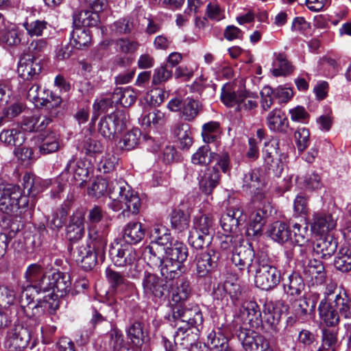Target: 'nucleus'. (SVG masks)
<instances>
[{
	"instance_id": "de8ad7c7",
	"label": "nucleus",
	"mask_w": 351,
	"mask_h": 351,
	"mask_svg": "<svg viewBox=\"0 0 351 351\" xmlns=\"http://www.w3.org/2000/svg\"><path fill=\"white\" fill-rule=\"evenodd\" d=\"M201 110L202 104L198 100L189 97L184 99L181 112L184 120L188 121L194 120Z\"/></svg>"
},
{
	"instance_id": "b1692460",
	"label": "nucleus",
	"mask_w": 351,
	"mask_h": 351,
	"mask_svg": "<svg viewBox=\"0 0 351 351\" xmlns=\"http://www.w3.org/2000/svg\"><path fill=\"white\" fill-rule=\"evenodd\" d=\"M51 122V117L34 114L30 117H24L21 123V128L26 132H39L44 131Z\"/></svg>"
},
{
	"instance_id": "052dcab7",
	"label": "nucleus",
	"mask_w": 351,
	"mask_h": 351,
	"mask_svg": "<svg viewBox=\"0 0 351 351\" xmlns=\"http://www.w3.org/2000/svg\"><path fill=\"white\" fill-rule=\"evenodd\" d=\"M292 231L293 235L291 240L298 245H304L310 240L311 234L307 224L302 226L296 223L293 226Z\"/></svg>"
},
{
	"instance_id": "5701e85b",
	"label": "nucleus",
	"mask_w": 351,
	"mask_h": 351,
	"mask_svg": "<svg viewBox=\"0 0 351 351\" xmlns=\"http://www.w3.org/2000/svg\"><path fill=\"white\" fill-rule=\"evenodd\" d=\"M49 276L51 284L49 291H52L53 294L60 297H63L69 291L71 283L69 274L58 271Z\"/></svg>"
},
{
	"instance_id": "f3484780",
	"label": "nucleus",
	"mask_w": 351,
	"mask_h": 351,
	"mask_svg": "<svg viewBox=\"0 0 351 351\" xmlns=\"http://www.w3.org/2000/svg\"><path fill=\"white\" fill-rule=\"evenodd\" d=\"M132 14L138 28L143 30L145 34L152 35L160 31L161 25L150 14H147L142 6H137Z\"/></svg>"
},
{
	"instance_id": "c03bdc74",
	"label": "nucleus",
	"mask_w": 351,
	"mask_h": 351,
	"mask_svg": "<svg viewBox=\"0 0 351 351\" xmlns=\"http://www.w3.org/2000/svg\"><path fill=\"white\" fill-rule=\"evenodd\" d=\"M305 289L303 278L297 273H293L289 276L287 282L284 284L285 293L291 296L296 297L302 294Z\"/></svg>"
},
{
	"instance_id": "58836bf2",
	"label": "nucleus",
	"mask_w": 351,
	"mask_h": 351,
	"mask_svg": "<svg viewBox=\"0 0 351 351\" xmlns=\"http://www.w3.org/2000/svg\"><path fill=\"white\" fill-rule=\"evenodd\" d=\"M119 202L123 204L125 206L122 212L123 215H128L130 213L134 215L138 213L141 206V199L138 193L132 187L122 196Z\"/></svg>"
},
{
	"instance_id": "6ab92c4d",
	"label": "nucleus",
	"mask_w": 351,
	"mask_h": 351,
	"mask_svg": "<svg viewBox=\"0 0 351 351\" xmlns=\"http://www.w3.org/2000/svg\"><path fill=\"white\" fill-rule=\"evenodd\" d=\"M257 209L252 215L251 222L247 228L248 235L259 236L261 234L265 219L271 215L272 208L270 204H265L263 207L256 206Z\"/></svg>"
},
{
	"instance_id": "bf43d9fd",
	"label": "nucleus",
	"mask_w": 351,
	"mask_h": 351,
	"mask_svg": "<svg viewBox=\"0 0 351 351\" xmlns=\"http://www.w3.org/2000/svg\"><path fill=\"white\" fill-rule=\"evenodd\" d=\"M118 158L112 154L103 155L97 163V170L103 173L112 172L118 165Z\"/></svg>"
},
{
	"instance_id": "13d9d810",
	"label": "nucleus",
	"mask_w": 351,
	"mask_h": 351,
	"mask_svg": "<svg viewBox=\"0 0 351 351\" xmlns=\"http://www.w3.org/2000/svg\"><path fill=\"white\" fill-rule=\"evenodd\" d=\"M76 158L73 156L69 160L64 171L68 173H72L73 178L76 180H84L83 177L86 176L88 170L84 166L82 162H75Z\"/></svg>"
},
{
	"instance_id": "f8f14e48",
	"label": "nucleus",
	"mask_w": 351,
	"mask_h": 351,
	"mask_svg": "<svg viewBox=\"0 0 351 351\" xmlns=\"http://www.w3.org/2000/svg\"><path fill=\"white\" fill-rule=\"evenodd\" d=\"M255 256L254 250L251 243H240L232 252L231 261L239 270L247 269V273L254 271L256 267L255 262L253 263Z\"/></svg>"
},
{
	"instance_id": "9b49d317",
	"label": "nucleus",
	"mask_w": 351,
	"mask_h": 351,
	"mask_svg": "<svg viewBox=\"0 0 351 351\" xmlns=\"http://www.w3.org/2000/svg\"><path fill=\"white\" fill-rule=\"evenodd\" d=\"M109 232L108 224L88 228V243L87 245L97 250L100 256V262L105 260V252L108 243L107 237Z\"/></svg>"
},
{
	"instance_id": "423d86ee",
	"label": "nucleus",
	"mask_w": 351,
	"mask_h": 351,
	"mask_svg": "<svg viewBox=\"0 0 351 351\" xmlns=\"http://www.w3.org/2000/svg\"><path fill=\"white\" fill-rule=\"evenodd\" d=\"M109 257L118 267H132L137 260V254L132 245L128 243L114 241L109 248Z\"/></svg>"
},
{
	"instance_id": "bb28decb",
	"label": "nucleus",
	"mask_w": 351,
	"mask_h": 351,
	"mask_svg": "<svg viewBox=\"0 0 351 351\" xmlns=\"http://www.w3.org/2000/svg\"><path fill=\"white\" fill-rule=\"evenodd\" d=\"M337 225L336 219L330 213H315L311 225V231L317 234H323L333 230Z\"/></svg>"
},
{
	"instance_id": "39448f33",
	"label": "nucleus",
	"mask_w": 351,
	"mask_h": 351,
	"mask_svg": "<svg viewBox=\"0 0 351 351\" xmlns=\"http://www.w3.org/2000/svg\"><path fill=\"white\" fill-rule=\"evenodd\" d=\"M258 96L256 93H252L246 90L241 89L237 91L227 88L223 86L221 89V99L228 107L237 106L239 111H250L258 106L257 99Z\"/></svg>"
},
{
	"instance_id": "37998d69",
	"label": "nucleus",
	"mask_w": 351,
	"mask_h": 351,
	"mask_svg": "<svg viewBox=\"0 0 351 351\" xmlns=\"http://www.w3.org/2000/svg\"><path fill=\"white\" fill-rule=\"evenodd\" d=\"M39 138L40 139L39 150L41 154H49L59 149V137L54 132H50L47 134H41Z\"/></svg>"
},
{
	"instance_id": "69168bd1",
	"label": "nucleus",
	"mask_w": 351,
	"mask_h": 351,
	"mask_svg": "<svg viewBox=\"0 0 351 351\" xmlns=\"http://www.w3.org/2000/svg\"><path fill=\"white\" fill-rule=\"evenodd\" d=\"M213 225L212 218L206 215H202L199 217L195 219L193 227L194 230L199 232L213 236Z\"/></svg>"
},
{
	"instance_id": "6e6d98bb",
	"label": "nucleus",
	"mask_w": 351,
	"mask_h": 351,
	"mask_svg": "<svg viewBox=\"0 0 351 351\" xmlns=\"http://www.w3.org/2000/svg\"><path fill=\"white\" fill-rule=\"evenodd\" d=\"M21 35L16 25L13 23L6 30L1 33L0 41L8 46H17L21 41Z\"/></svg>"
},
{
	"instance_id": "412c9836",
	"label": "nucleus",
	"mask_w": 351,
	"mask_h": 351,
	"mask_svg": "<svg viewBox=\"0 0 351 351\" xmlns=\"http://www.w3.org/2000/svg\"><path fill=\"white\" fill-rule=\"evenodd\" d=\"M23 195L29 198V208H33L36 205V197L43 190L40 180L34 174L26 173L22 180Z\"/></svg>"
},
{
	"instance_id": "c85d7f7f",
	"label": "nucleus",
	"mask_w": 351,
	"mask_h": 351,
	"mask_svg": "<svg viewBox=\"0 0 351 351\" xmlns=\"http://www.w3.org/2000/svg\"><path fill=\"white\" fill-rule=\"evenodd\" d=\"M316 302L304 295L297 301L294 313L299 317L300 322L304 323L312 317L315 311Z\"/></svg>"
},
{
	"instance_id": "0eeeda50",
	"label": "nucleus",
	"mask_w": 351,
	"mask_h": 351,
	"mask_svg": "<svg viewBox=\"0 0 351 351\" xmlns=\"http://www.w3.org/2000/svg\"><path fill=\"white\" fill-rule=\"evenodd\" d=\"M126 116L123 111H116L102 118L99 124V132L106 138L113 139L125 128Z\"/></svg>"
},
{
	"instance_id": "1a4fd4ad",
	"label": "nucleus",
	"mask_w": 351,
	"mask_h": 351,
	"mask_svg": "<svg viewBox=\"0 0 351 351\" xmlns=\"http://www.w3.org/2000/svg\"><path fill=\"white\" fill-rule=\"evenodd\" d=\"M138 94L137 91L130 87L116 88L110 98L101 99L98 103H95L93 108L95 110L102 109L110 101L111 105L119 104L124 108H128L135 103Z\"/></svg>"
},
{
	"instance_id": "473e14b6",
	"label": "nucleus",
	"mask_w": 351,
	"mask_h": 351,
	"mask_svg": "<svg viewBox=\"0 0 351 351\" xmlns=\"http://www.w3.org/2000/svg\"><path fill=\"white\" fill-rule=\"evenodd\" d=\"M99 12L90 10L76 11L73 14V26L95 27L99 23Z\"/></svg>"
},
{
	"instance_id": "a211bd4d",
	"label": "nucleus",
	"mask_w": 351,
	"mask_h": 351,
	"mask_svg": "<svg viewBox=\"0 0 351 351\" xmlns=\"http://www.w3.org/2000/svg\"><path fill=\"white\" fill-rule=\"evenodd\" d=\"M73 255L77 264L86 271L90 270L98 261H100L97 251L93 250L92 247L88 245L77 247L73 251Z\"/></svg>"
},
{
	"instance_id": "4c0bfd02",
	"label": "nucleus",
	"mask_w": 351,
	"mask_h": 351,
	"mask_svg": "<svg viewBox=\"0 0 351 351\" xmlns=\"http://www.w3.org/2000/svg\"><path fill=\"white\" fill-rule=\"evenodd\" d=\"M160 274L167 280H173L179 278L183 273V264L165 258L158 267Z\"/></svg>"
},
{
	"instance_id": "a878e982",
	"label": "nucleus",
	"mask_w": 351,
	"mask_h": 351,
	"mask_svg": "<svg viewBox=\"0 0 351 351\" xmlns=\"http://www.w3.org/2000/svg\"><path fill=\"white\" fill-rule=\"evenodd\" d=\"M337 241L331 236L321 237L313 245V252L322 258H330L337 248Z\"/></svg>"
},
{
	"instance_id": "2f4dec72",
	"label": "nucleus",
	"mask_w": 351,
	"mask_h": 351,
	"mask_svg": "<svg viewBox=\"0 0 351 351\" xmlns=\"http://www.w3.org/2000/svg\"><path fill=\"white\" fill-rule=\"evenodd\" d=\"M267 123L270 130L280 133H286L289 128L287 118L279 109H274L269 113Z\"/></svg>"
},
{
	"instance_id": "c756f323",
	"label": "nucleus",
	"mask_w": 351,
	"mask_h": 351,
	"mask_svg": "<svg viewBox=\"0 0 351 351\" xmlns=\"http://www.w3.org/2000/svg\"><path fill=\"white\" fill-rule=\"evenodd\" d=\"M145 237V230L141 223L133 221L128 223L123 231V243L130 245L137 244L141 242Z\"/></svg>"
},
{
	"instance_id": "864d4df0",
	"label": "nucleus",
	"mask_w": 351,
	"mask_h": 351,
	"mask_svg": "<svg viewBox=\"0 0 351 351\" xmlns=\"http://www.w3.org/2000/svg\"><path fill=\"white\" fill-rule=\"evenodd\" d=\"M0 141L8 145L19 147L25 141L23 133L16 129L4 130L0 134Z\"/></svg>"
},
{
	"instance_id": "5fc2aeb1",
	"label": "nucleus",
	"mask_w": 351,
	"mask_h": 351,
	"mask_svg": "<svg viewBox=\"0 0 351 351\" xmlns=\"http://www.w3.org/2000/svg\"><path fill=\"white\" fill-rule=\"evenodd\" d=\"M334 265L337 270L342 272L350 271L351 250L346 247L340 249L335 258Z\"/></svg>"
},
{
	"instance_id": "a18cd8bd",
	"label": "nucleus",
	"mask_w": 351,
	"mask_h": 351,
	"mask_svg": "<svg viewBox=\"0 0 351 351\" xmlns=\"http://www.w3.org/2000/svg\"><path fill=\"white\" fill-rule=\"evenodd\" d=\"M163 254L164 251L160 248L158 244L151 243L145 249L144 257L150 267H158L165 260V256H164Z\"/></svg>"
},
{
	"instance_id": "6e6552de",
	"label": "nucleus",
	"mask_w": 351,
	"mask_h": 351,
	"mask_svg": "<svg viewBox=\"0 0 351 351\" xmlns=\"http://www.w3.org/2000/svg\"><path fill=\"white\" fill-rule=\"evenodd\" d=\"M32 338V331L23 324H14L7 332L5 346L8 351H22Z\"/></svg>"
},
{
	"instance_id": "7ed1b4c3",
	"label": "nucleus",
	"mask_w": 351,
	"mask_h": 351,
	"mask_svg": "<svg viewBox=\"0 0 351 351\" xmlns=\"http://www.w3.org/2000/svg\"><path fill=\"white\" fill-rule=\"evenodd\" d=\"M171 324L177 328L176 337L184 335L191 328H195L198 331L202 328L204 317L199 307L195 304L191 308H182L178 305L172 311Z\"/></svg>"
},
{
	"instance_id": "f704fd0d",
	"label": "nucleus",
	"mask_w": 351,
	"mask_h": 351,
	"mask_svg": "<svg viewBox=\"0 0 351 351\" xmlns=\"http://www.w3.org/2000/svg\"><path fill=\"white\" fill-rule=\"evenodd\" d=\"M264 323L267 326L268 329L273 335L278 334L280 329V324L281 319V311L270 305H265Z\"/></svg>"
},
{
	"instance_id": "79ce46f5",
	"label": "nucleus",
	"mask_w": 351,
	"mask_h": 351,
	"mask_svg": "<svg viewBox=\"0 0 351 351\" xmlns=\"http://www.w3.org/2000/svg\"><path fill=\"white\" fill-rule=\"evenodd\" d=\"M339 315L349 319L351 318V297L344 291H339L331 302Z\"/></svg>"
},
{
	"instance_id": "a19ab883",
	"label": "nucleus",
	"mask_w": 351,
	"mask_h": 351,
	"mask_svg": "<svg viewBox=\"0 0 351 351\" xmlns=\"http://www.w3.org/2000/svg\"><path fill=\"white\" fill-rule=\"evenodd\" d=\"M127 337L136 346H141L147 337V331L144 328L143 323L139 321H134L126 328Z\"/></svg>"
},
{
	"instance_id": "0e129e2a",
	"label": "nucleus",
	"mask_w": 351,
	"mask_h": 351,
	"mask_svg": "<svg viewBox=\"0 0 351 351\" xmlns=\"http://www.w3.org/2000/svg\"><path fill=\"white\" fill-rule=\"evenodd\" d=\"M213 236L205 233L199 232L197 230L190 232L189 242L190 245L195 248L200 249L204 245H208L211 243Z\"/></svg>"
},
{
	"instance_id": "c9c22d12",
	"label": "nucleus",
	"mask_w": 351,
	"mask_h": 351,
	"mask_svg": "<svg viewBox=\"0 0 351 351\" xmlns=\"http://www.w3.org/2000/svg\"><path fill=\"white\" fill-rule=\"evenodd\" d=\"M269 236L276 242L283 243L292 239L291 230L287 224L282 221H275L271 224L268 230Z\"/></svg>"
},
{
	"instance_id": "cd10ccee",
	"label": "nucleus",
	"mask_w": 351,
	"mask_h": 351,
	"mask_svg": "<svg viewBox=\"0 0 351 351\" xmlns=\"http://www.w3.org/2000/svg\"><path fill=\"white\" fill-rule=\"evenodd\" d=\"M106 276L110 288L115 292L124 293L133 287V284L124 278L119 271L108 267Z\"/></svg>"
},
{
	"instance_id": "393cba45",
	"label": "nucleus",
	"mask_w": 351,
	"mask_h": 351,
	"mask_svg": "<svg viewBox=\"0 0 351 351\" xmlns=\"http://www.w3.org/2000/svg\"><path fill=\"white\" fill-rule=\"evenodd\" d=\"M130 187L131 186L122 179L108 181V194L109 197L113 201L109 206L115 211L122 208L123 206L118 205L116 202H119L122 196L130 190Z\"/></svg>"
},
{
	"instance_id": "680f3d73",
	"label": "nucleus",
	"mask_w": 351,
	"mask_h": 351,
	"mask_svg": "<svg viewBox=\"0 0 351 351\" xmlns=\"http://www.w3.org/2000/svg\"><path fill=\"white\" fill-rule=\"evenodd\" d=\"M254 332L240 328L237 334L239 339L241 341L243 348L245 351H254L256 346V340L258 335H254Z\"/></svg>"
},
{
	"instance_id": "72a5a7b5",
	"label": "nucleus",
	"mask_w": 351,
	"mask_h": 351,
	"mask_svg": "<svg viewBox=\"0 0 351 351\" xmlns=\"http://www.w3.org/2000/svg\"><path fill=\"white\" fill-rule=\"evenodd\" d=\"M320 319L328 326H335L339 322V314L331 302L322 300L318 306Z\"/></svg>"
},
{
	"instance_id": "e2e57ef3",
	"label": "nucleus",
	"mask_w": 351,
	"mask_h": 351,
	"mask_svg": "<svg viewBox=\"0 0 351 351\" xmlns=\"http://www.w3.org/2000/svg\"><path fill=\"white\" fill-rule=\"evenodd\" d=\"M141 136V132L137 128L129 131L123 136L121 148L128 151L134 149L140 143Z\"/></svg>"
},
{
	"instance_id": "774afa93",
	"label": "nucleus",
	"mask_w": 351,
	"mask_h": 351,
	"mask_svg": "<svg viewBox=\"0 0 351 351\" xmlns=\"http://www.w3.org/2000/svg\"><path fill=\"white\" fill-rule=\"evenodd\" d=\"M191 287L189 281L184 278L179 280L177 283V291L173 294V300L176 302H180L186 300L191 293Z\"/></svg>"
},
{
	"instance_id": "3c124183",
	"label": "nucleus",
	"mask_w": 351,
	"mask_h": 351,
	"mask_svg": "<svg viewBox=\"0 0 351 351\" xmlns=\"http://www.w3.org/2000/svg\"><path fill=\"white\" fill-rule=\"evenodd\" d=\"M171 227L178 232H182L188 229L190 222L189 215L180 209L172 211L170 217Z\"/></svg>"
},
{
	"instance_id": "8fccbe9b",
	"label": "nucleus",
	"mask_w": 351,
	"mask_h": 351,
	"mask_svg": "<svg viewBox=\"0 0 351 351\" xmlns=\"http://www.w3.org/2000/svg\"><path fill=\"white\" fill-rule=\"evenodd\" d=\"M206 343L213 351H234L228 346L226 337L220 332L211 331L208 335Z\"/></svg>"
},
{
	"instance_id": "ddd939ff",
	"label": "nucleus",
	"mask_w": 351,
	"mask_h": 351,
	"mask_svg": "<svg viewBox=\"0 0 351 351\" xmlns=\"http://www.w3.org/2000/svg\"><path fill=\"white\" fill-rule=\"evenodd\" d=\"M42 71L40 62L29 53L22 55L18 62L17 72L24 80H36Z\"/></svg>"
},
{
	"instance_id": "f03ea898",
	"label": "nucleus",
	"mask_w": 351,
	"mask_h": 351,
	"mask_svg": "<svg viewBox=\"0 0 351 351\" xmlns=\"http://www.w3.org/2000/svg\"><path fill=\"white\" fill-rule=\"evenodd\" d=\"M255 264L254 282L258 288L269 291L279 284L281 273L274 259L261 252L255 261Z\"/></svg>"
},
{
	"instance_id": "09e8293b",
	"label": "nucleus",
	"mask_w": 351,
	"mask_h": 351,
	"mask_svg": "<svg viewBox=\"0 0 351 351\" xmlns=\"http://www.w3.org/2000/svg\"><path fill=\"white\" fill-rule=\"evenodd\" d=\"M173 133L179 141L182 149H188L193 143L189 125L186 123H178L173 128Z\"/></svg>"
},
{
	"instance_id": "ea45409f",
	"label": "nucleus",
	"mask_w": 351,
	"mask_h": 351,
	"mask_svg": "<svg viewBox=\"0 0 351 351\" xmlns=\"http://www.w3.org/2000/svg\"><path fill=\"white\" fill-rule=\"evenodd\" d=\"M164 249L166 258L182 264L189 256L188 248L182 242L176 241L174 243L170 244V247H166Z\"/></svg>"
},
{
	"instance_id": "e433bc0d",
	"label": "nucleus",
	"mask_w": 351,
	"mask_h": 351,
	"mask_svg": "<svg viewBox=\"0 0 351 351\" xmlns=\"http://www.w3.org/2000/svg\"><path fill=\"white\" fill-rule=\"evenodd\" d=\"M274 60L272 63V74L276 76H285L291 74L293 70L294 66L291 62H289L287 56L283 53H274Z\"/></svg>"
},
{
	"instance_id": "7c9ffc66",
	"label": "nucleus",
	"mask_w": 351,
	"mask_h": 351,
	"mask_svg": "<svg viewBox=\"0 0 351 351\" xmlns=\"http://www.w3.org/2000/svg\"><path fill=\"white\" fill-rule=\"evenodd\" d=\"M240 313L246 315L252 327H258L263 323L261 311L258 304L253 300L245 301L242 304Z\"/></svg>"
},
{
	"instance_id": "2eb2a0df",
	"label": "nucleus",
	"mask_w": 351,
	"mask_h": 351,
	"mask_svg": "<svg viewBox=\"0 0 351 351\" xmlns=\"http://www.w3.org/2000/svg\"><path fill=\"white\" fill-rule=\"evenodd\" d=\"M244 221L243 211L239 206L229 208L220 219L221 226L226 233L236 232L239 226Z\"/></svg>"
},
{
	"instance_id": "dca6fc26",
	"label": "nucleus",
	"mask_w": 351,
	"mask_h": 351,
	"mask_svg": "<svg viewBox=\"0 0 351 351\" xmlns=\"http://www.w3.org/2000/svg\"><path fill=\"white\" fill-rule=\"evenodd\" d=\"M219 253L213 249H208L197 255L196 271L199 277L206 276L217 267Z\"/></svg>"
},
{
	"instance_id": "9d476101",
	"label": "nucleus",
	"mask_w": 351,
	"mask_h": 351,
	"mask_svg": "<svg viewBox=\"0 0 351 351\" xmlns=\"http://www.w3.org/2000/svg\"><path fill=\"white\" fill-rule=\"evenodd\" d=\"M263 158L265 171L276 177H280L284 170L283 160L287 158V154L280 149V142H275V147L271 151L269 149L263 150Z\"/></svg>"
},
{
	"instance_id": "338daca9",
	"label": "nucleus",
	"mask_w": 351,
	"mask_h": 351,
	"mask_svg": "<svg viewBox=\"0 0 351 351\" xmlns=\"http://www.w3.org/2000/svg\"><path fill=\"white\" fill-rule=\"evenodd\" d=\"M218 245L223 250L234 251L237 247L241 243V238L232 234H222L217 237Z\"/></svg>"
},
{
	"instance_id": "f257e3e1",
	"label": "nucleus",
	"mask_w": 351,
	"mask_h": 351,
	"mask_svg": "<svg viewBox=\"0 0 351 351\" xmlns=\"http://www.w3.org/2000/svg\"><path fill=\"white\" fill-rule=\"evenodd\" d=\"M23 276L25 282L21 285L19 303L25 317L39 325L48 305L47 296L41 298L40 295L49 292V276L40 262L30 264Z\"/></svg>"
},
{
	"instance_id": "4468645a",
	"label": "nucleus",
	"mask_w": 351,
	"mask_h": 351,
	"mask_svg": "<svg viewBox=\"0 0 351 351\" xmlns=\"http://www.w3.org/2000/svg\"><path fill=\"white\" fill-rule=\"evenodd\" d=\"M143 293L148 298H162L168 291V286L158 275L145 272L142 280Z\"/></svg>"
},
{
	"instance_id": "49530a36",
	"label": "nucleus",
	"mask_w": 351,
	"mask_h": 351,
	"mask_svg": "<svg viewBox=\"0 0 351 351\" xmlns=\"http://www.w3.org/2000/svg\"><path fill=\"white\" fill-rule=\"evenodd\" d=\"M74 27L73 30L71 33L70 44L78 49L87 46L91 40L89 31L82 27Z\"/></svg>"
},
{
	"instance_id": "20e7f679",
	"label": "nucleus",
	"mask_w": 351,
	"mask_h": 351,
	"mask_svg": "<svg viewBox=\"0 0 351 351\" xmlns=\"http://www.w3.org/2000/svg\"><path fill=\"white\" fill-rule=\"evenodd\" d=\"M29 208V198L23 195L19 186L12 184H0V210L5 213Z\"/></svg>"
},
{
	"instance_id": "aec40b11",
	"label": "nucleus",
	"mask_w": 351,
	"mask_h": 351,
	"mask_svg": "<svg viewBox=\"0 0 351 351\" xmlns=\"http://www.w3.org/2000/svg\"><path fill=\"white\" fill-rule=\"evenodd\" d=\"M220 173L215 167L206 168L198 177L199 190L206 195H210L219 184Z\"/></svg>"
},
{
	"instance_id": "4be33fe9",
	"label": "nucleus",
	"mask_w": 351,
	"mask_h": 351,
	"mask_svg": "<svg viewBox=\"0 0 351 351\" xmlns=\"http://www.w3.org/2000/svg\"><path fill=\"white\" fill-rule=\"evenodd\" d=\"M84 215L80 210H76L70 217V220L66 226V237L71 241L80 240L85 232L84 230Z\"/></svg>"
},
{
	"instance_id": "4d7b16f0",
	"label": "nucleus",
	"mask_w": 351,
	"mask_h": 351,
	"mask_svg": "<svg viewBox=\"0 0 351 351\" xmlns=\"http://www.w3.org/2000/svg\"><path fill=\"white\" fill-rule=\"evenodd\" d=\"M214 152H210L208 145L200 147L191 157V162L194 165H206L213 161Z\"/></svg>"
},
{
	"instance_id": "603ef678",
	"label": "nucleus",
	"mask_w": 351,
	"mask_h": 351,
	"mask_svg": "<svg viewBox=\"0 0 351 351\" xmlns=\"http://www.w3.org/2000/svg\"><path fill=\"white\" fill-rule=\"evenodd\" d=\"M215 293L217 297L223 296L227 293L234 303L239 300L241 295V289L238 283L226 281L223 285H219V287L215 289Z\"/></svg>"
}]
</instances>
